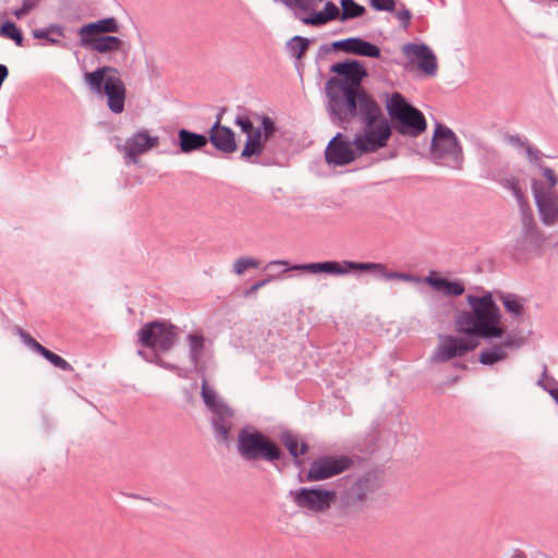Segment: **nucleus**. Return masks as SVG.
I'll list each match as a JSON object with an SVG mask.
<instances>
[{"label": "nucleus", "mask_w": 558, "mask_h": 558, "mask_svg": "<svg viewBox=\"0 0 558 558\" xmlns=\"http://www.w3.org/2000/svg\"><path fill=\"white\" fill-rule=\"evenodd\" d=\"M331 74L325 83L326 109L331 122L344 130L357 119L362 128L351 141L337 132L325 148L328 166L345 167L357 158L386 147L390 140V128L373 95L361 84L369 76L365 63L355 58H345L329 66Z\"/></svg>", "instance_id": "nucleus-1"}, {"label": "nucleus", "mask_w": 558, "mask_h": 558, "mask_svg": "<svg viewBox=\"0 0 558 558\" xmlns=\"http://www.w3.org/2000/svg\"><path fill=\"white\" fill-rule=\"evenodd\" d=\"M384 475V470L372 469L361 475L348 474L338 478L335 488L323 484L301 486L291 489L288 496L300 509L314 513H325L335 505L342 525L363 511L368 494L383 487Z\"/></svg>", "instance_id": "nucleus-2"}, {"label": "nucleus", "mask_w": 558, "mask_h": 558, "mask_svg": "<svg viewBox=\"0 0 558 558\" xmlns=\"http://www.w3.org/2000/svg\"><path fill=\"white\" fill-rule=\"evenodd\" d=\"M233 124L245 135L239 159L251 165L271 167L280 165L272 140L279 132L274 118L243 105L235 108Z\"/></svg>", "instance_id": "nucleus-3"}, {"label": "nucleus", "mask_w": 558, "mask_h": 558, "mask_svg": "<svg viewBox=\"0 0 558 558\" xmlns=\"http://www.w3.org/2000/svg\"><path fill=\"white\" fill-rule=\"evenodd\" d=\"M235 447L239 456L250 464L267 462L279 474L294 466L298 469L296 481L310 483L307 473L312 459L308 456L286 457L278 442L253 425L246 424L238 430Z\"/></svg>", "instance_id": "nucleus-4"}, {"label": "nucleus", "mask_w": 558, "mask_h": 558, "mask_svg": "<svg viewBox=\"0 0 558 558\" xmlns=\"http://www.w3.org/2000/svg\"><path fill=\"white\" fill-rule=\"evenodd\" d=\"M526 163L519 170L531 179L532 192L541 221L546 226L558 223V192L555 186L558 178L555 172L542 163V156L531 146L524 147Z\"/></svg>", "instance_id": "nucleus-5"}, {"label": "nucleus", "mask_w": 558, "mask_h": 558, "mask_svg": "<svg viewBox=\"0 0 558 558\" xmlns=\"http://www.w3.org/2000/svg\"><path fill=\"white\" fill-rule=\"evenodd\" d=\"M288 269L301 270L308 275H328V276H348L353 275L361 277L363 275H372L377 279L400 280L413 284H418V272H409L402 270H392L386 264L377 262L362 260H336L327 259L320 262L300 263L299 265H290L287 263Z\"/></svg>", "instance_id": "nucleus-6"}, {"label": "nucleus", "mask_w": 558, "mask_h": 558, "mask_svg": "<svg viewBox=\"0 0 558 558\" xmlns=\"http://www.w3.org/2000/svg\"><path fill=\"white\" fill-rule=\"evenodd\" d=\"M471 311H462L456 317L457 331L481 338H502L501 314L490 293L483 296L468 295Z\"/></svg>", "instance_id": "nucleus-7"}, {"label": "nucleus", "mask_w": 558, "mask_h": 558, "mask_svg": "<svg viewBox=\"0 0 558 558\" xmlns=\"http://www.w3.org/2000/svg\"><path fill=\"white\" fill-rule=\"evenodd\" d=\"M83 81L93 94L106 96L107 107L112 113L120 114L124 111L126 87L117 68L108 64L97 66L93 71L84 68Z\"/></svg>", "instance_id": "nucleus-8"}, {"label": "nucleus", "mask_w": 558, "mask_h": 558, "mask_svg": "<svg viewBox=\"0 0 558 558\" xmlns=\"http://www.w3.org/2000/svg\"><path fill=\"white\" fill-rule=\"evenodd\" d=\"M201 397L206 409L211 413L209 423L214 438L218 444L229 447L232 440V418L235 411L209 386L205 377L202 379Z\"/></svg>", "instance_id": "nucleus-9"}, {"label": "nucleus", "mask_w": 558, "mask_h": 558, "mask_svg": "<svg viewBox=\"0 0 558 558\" xmlns=\"http://www.w3.org/2000/svg\"><path fill=\"white\" fill-rule=\"evenodd\" d=\"M385 120L390 128V136L395 129L402 136H418V108L412 105L400 92L386 93Z\"/></svg>", "instance_id": "nucleus-10"}, {"label": "nucleus", "mask_w": 558, "mask_h": 558, "mask_svg": "<svg viewBox=\"0 0 558 558\" xmlns=\"http://www.w3.org/2000/svg\"><path fill=\"white\" fill-rule=\"evenodd\" d=\"M430 161L452 169H461L463 150L454 132L436 122L433 136L425 153Z\"/></svg>", "instance_id": "nucleus-11"}, {"label": "nucleus", "mask_w": 558, "mask_h": 558, "mask_svg": "<svg viewBox=\"0 0 558 558\" xmlns=\"http://www.w3.org/2000/svg\"><path fill=\"white\" fill-rule=\"evenodd\" d=\"M179 339L180 328L170 319L160 317L144 323L136 332V344L160 353L171 351Z\"/></svg>", "instance_id": "nucleus-12"}, {"label": "nucleus", "mask_w": 558, "mask_h": 558, "mask_svg": "<svg viewBox=\"0 0 558 558\" xmlns=\"http://www.w3.org/2000/svg\"><path fill=\"white\" fill-rule=\"evenodd\" d=\"M506 186L517 198L522 213L523 233L517 239V250L530 251L538 250L544 242L543 233L537 228L533 214L529 207L527 198L520 184L519 178H510L506 181Z\"/></svg>", "instance_id": "nucleus-13"}, {"label": "nucleus", "mask_w": 558, "mask_h": 558, "mask_svg": "<svg viewBox=\"0 0 558 558\" xmlns=\"http://www.w3.org/2000/svg\"><path fill=\"white\" fill-rule=\"evenodd\" d=\"M354 465L353 457L345 453H320L308 464L310 483H318L349 471Z\"/></svg>", "instance_id": "nucleus-14"}, {"label": "nucleus", "mask_w": 558, "mask_h": 558, "mask_svg": "<svg viewBox=\"0 0 558 558\" xmlns=\"http://www.w3.org/2000/svg\"><path fill=\"white\" fill-rule=\"evenodd\" d=\"M160 145V138L151 135L149 130L140 129L124 144H117V148L123 153L125 165H138L141 156L149 153Z\"/></svg>", "instance_id": "nucleus-15"}, {"label": "nucleus", "mask_w": 558, "mask_h": 558, "mask_svg": "<svg viewBox=\"0 0 558 558\" xmlns=\"http://www.w3.org/2000/svg\"><path fill=\"white\" fill-rule=\"evenodd\" d=\"M206 141L223 157H230L240 149L236 132L222 123L210 125L206 131Z\"/></svg>", "instance_id": "nucleus-16"}, {"label": "nucleus", "mask_w": 558, "mask_h": 558, "mask_svg": "<svg viewBox=\"0 0 558 558\" xmlns=\"http://www.w3.org/2000/svg\"><path fill=\"white\" fill-rule=\"evenodd\" d=\"M172 145L175 147L174 151L163 150L162 153L191 155L195 151H203L210 156L214 155L206 149V132L198 133L186 128H179L177 130V136L172 137Z\"/></svg>", "instance_id": "nucleus-17"}, {"label": "nucleus", "mask_w": 558, "mask_h": 558, "mask_svg": "<svg viewBox=\"0 0 558 558\" xmlns=\"http://www.w3.org/2000/svg\"><path fill=\"white\" fill-rule=\"evenodd\" d=\"M478 342L468 337L446 336L440 339L436 350V357L439 361H448L457 356H463L473 351Z\"/></svg>", "instance_id": "nucleus-18"}, {"label": "nucleus", "mask_w": 558, "mask_h": 558, "mask_svg": "<svg viewBox=\"0 0 558 558\" xmlns=\"http://www.w3.org/2000/svg\"><path fill=\"white\" fill-rule=\"evenodd\" d=\"M77 46L102 56L117 52H123L124 57L128 54L125 41L114 35L78 38Z\"/></svg>", "instance_id": "nucleus-19"}, {"label": "nucleus", "mask_w": 558, "mask_h": 558, "mask_svg": "<svg viewBox=\"0 0 558 558\" xmlns=\"http://www.w3.org/2000/svg\"><path fill=\"white\" fill-rule=\"evenodd\" d=\"M278 440L286 457L308 456L311 452L312 447L305 436L291 428L280 426Z\"/></svg>", "instance_id": "nucleus-20"}, {"label": "nucleus", "mask_w": 558, "mask_h": 558, "mask_svg": "<svg viewBox=\"0 0 558 558\" xmlns=\"http://www.w3.org/2000/svg\"><path fill=\"white\" fill-rule=\"evenodd\" d=\"M121 31V24L114 16H107L82 24L76 34L78 38L96 37L100 35L118 34Z\"/></svg>", "instance_id": "nucleus-21"}, {"label": "nucleus", "mask_w": 558, "mask_h": 558, "mask_svg": "<svg viewBox=\"0 0 558 558\" xmlns=\"http://www.w3.org/2000/svg\"><path fill=\"white\" fill-rule=\"evenodd\" d=\"M307 12H310V14L301 16L300 21L304 25L313 27H322L332 21L340 22L341 17V10L335 2L330 0H327L325 2V5L322 10L317 11L314 8L313 10H308Z\"/></svg>", "instance_id": "nucleus-22"}, {"label": "nucleus", "mask_w": 558, "mask_h": 558, "mask_svg": "<svg viewBox=\"0 0 558 558\" xmlns=\"http://www.w3.org/2000/svg\"><path fill=\"white\" fill-rule=\"evenodd\" d=\"M520 342L513 336L508 335L500 343L484 349L478 355V361L484 365H493L502 362L508 357V350L518 348Z\"/></svg>", "instance_id": "nucleus-23"}, {"label": "nucleus", "mask_w": 558, "mask_h": 558, "mask_svg": "<svg viewBox=\"0 0 558 558\" xmlns=\"http://www.w3.org/2000/svg\"><path fill=\"white\" fill-rule=\"evenodd\" d=\"M189 345V359L193 364L194 371L197 373L205 372V365L201 364L206 344V337L202 329L194 330L186 335L185 338Z\"/></svg>", "instance_id": "nucleus-24"}, {"label": "nucleus", "mask_w": 558, "mask_h": 558, "mask_svg": "<svg viewBox=\"0 0 558 558\" xmlns=\"http://www.w3.org/2000/svg\"><path fill=\"white\" fill-rule=\"evenodd\" d=\"M65 37V27L59 23H52L43 28H35L32 31L34 39L44 40V45L54 46L61 49H71L70 44L53 37Z\"/></svg>", "instance_id": "nucleus-25"}, {"label": "nucleus", "mask_w": 558, "mask_h": 558, "mask_svg": "<svg viewBox=\"0 0 558 558\" xmlns=\"http://www.w3.org/2000/svg\"><path fill=\"white\" fill-rule=\"evenodd\" d=\"M349 54L372 59H381L380 48L376 44L361 36L349 37Z\"/></svg>", "instance_id": "nucleus-26"}, {"label": "nucleus", "mask_w": 558, "mask_h": 558, "mask_svg": "<svg viewBox=\"0 0 558 558\" xmlns=\"http://www.w3.org/2000/svg\"><path fill=\"white\" fill-rule=\"evenodd\" d=\"M314 43L315 38H307L304 36L295 35L291 37L286 44V47L291 54V58L294 59L295 66L300 75H302V73L300 71L299 62H301L306 57L310 47Z\"/></svg>", "instance_id": "nucleus-27"}, {"label": "nucleus", "mask_w": 558, "mask_h": 558, "mask_svg": "<svg viewBox=\"0 0 558 558\" xmlns=\"http://www.w3.org/2000/svg\"><path fill=\"white\" fill-rule=\"evenodd\" d=\"M426 283H428L434 290L444 293L445 295H461L464 292L463 283L459 281H449L438 274H430L426 279Z\"/></svg>", "instance_id": "nucleus-28"}, {"label": "nucleus", "mask_w": 558, "mask_h": 558, "mask_svg": "<svg viewBox=\"0 0 558 558\" xmlns=\"http://www.w3.org/2000/svg\"><path fill=\"white\" fill-rule=\"evenodd\" d=\"M438 68V60L435 52L426 45L421 44V75L436 77Z\"/></svg>", "instance_id": "nucleus-29"}, {"label": "nucleus", "mask_w": 558, "mask_h": 558, "mask_svg": "<svg viewBox=\"0 0 558 558\" xmlns=\"http://www.w3.org/2000/svg\"><path fill=\"white\" fill-rule=\"evenodd\" d=\"M0 37L12 40L17 47L25 46V38L21 27L10 19L0 21Z\"/></svg>", "instance_id": "nucleus-30"}, {"label": "nucleus", "mask_w": 558, "mask_h": 558, "mask_svg": "<svg viewBox=\"0 0 558 558\" xmlns=\"http://www.w3.org/2000/svg\"><path fill=\"white\" fill-rule=\"evenodd\" d=\"M339 2L341 5V23L361 19L367 13L366 8L355 0H340Z\"/></svg>", "instance_id": "nucleus-31"}, {"label": "nucleus", "mask_w": 558, "mask_h": 558, "mask_svg": "<svg viewBox=\"0 0 558 558\" xmlns=\"http://www.w3.org/2000/svg\"><path fill=\"white\" fill-rule=\"evenodd\" d=\"M343 52L349 54V37L335 40L331 43L323 44L317 51L316 59L324 58L329 53Z\"/></svg>", "instance_id": "nucleus-32"}, {"label": "nucleus", "mask_w": 558, "mask_h": 558, "mask_svg": "<svg viewBox=\"0 0 558 558\" xmlns=\"http://www.w3.org/2000/svg\"><path fill=\"white\" fill-rule=\"evenodd\" d=\"M43 359H45L47 362H49L52 366L56 368H59L64 372H73L74 368L72 365L63 359L61 355L54 353L53 351L49 350L48 348L44 347L40 353L38 354Z\"/></svg>", "instance_id": "nucleus-33"}, {"label": "nucleus", "mask_w": 558, "mask_h": 558, "mask_svg": "<svg viewBox=\"0 0 558 558\" xmlns=\"http://www.w3.org/2000/svg\"><path fill=\"white\" fill-rule=\"evenodd\" d=\"M146 348H142L137 350V355L142 357L145 362L155 364L163 369H173L174 367L170 365L169 362H166L161 355L160 352L155 350L146 351Z\"/></svg>", "instance_id": "nucleus-34"}, {"label": "nucleus", "mask_w": 558, "mask_h": 558, "mask_svg": "<svg viewBox=\"0 0 558 558\" xmlns=\"http://www.w3.org/2000/svg\"><path fill=\"white\" fill-rule=\"evenodd\" d=\"M401 50L408 59L407 68L418 73V41L407 43Z\"/></svg>", "instance_id": "nucleus-35"}, {"label": "nucleus", "mask_w": 558, "mask_h": 558, "mask_svg": "<svg viewBox=\"0 0 558 558\" xmlns=\"http://www.w3.org/2000/svg\"><path fill=\"white\" fill-rule=\"evenodd\" d=\"M13 333L19 336L21 341L33 352L39 354L44 345L40 344L28 331L23 329L21 326L15 325L13 327Z\"/></svg>", "instance_id": "nucleus-36"}, {"label": "nucleus", "mask_w": 558, "mask_h": 558, "mask_svg": "<svg viewBox=\"0 0 558 558\" xmlns=\"http://www.w3.org/2000/svg\"><path fill=\"white\" fill-rule=\"evenodd\" d=\"M260 265V262L255 258V257H251V256H242L238 259H235L234 264H233V271L236 274V275H243L246 270L253 268V269H256L258 268Z\"/></svg>", "instance_id": "nucleus-37"}, {"label": "nucleus", "mask_w": 558, "mask_h": 558, "mask_svg": "<svg viewBox=\"0 0 558 558\" xmlns=\"http://www.w3.org/2000/svg\"><path fill=\"white\" fill-rule=\"evenodd\" d=\"M277 279H280V274H271L268 275L266 278L255 281L253 284H251L243 291V296L250 298L252 295H255L259 289L264 288L265 286Z\"/></svg>", "instance_id": "nucleus-38"}, {"label": "nucleus", "mask_w": 558, "mask_h": 558, "mask_svg": "<svg viewBox=\"0 0 558 558\" xmlns=\"http://www.w3.org/2000/svg\"><path fill=\"white\" fill-rule=\"evenodd\" d=\"M39 5L37 0H22V3L19 8H15L11 11V14L16 20H22L27 16L32 11H34Z\"/></svg>", "instance_id": "nucleus-39"}, {"label": "nucleus", "mask_w": 558, "mask_h": 558, "mask_svg": "<svg viewBox=\"0 0 558 558\" xmlns=\"http://www.w3.org/2000/svg\"><path fill=\"white\" fill-rule=\"evenodd\" d=\"M506 311L512 315L520 316L523 312L522 302L514 295H505L501 298Z\"/></svg>", "instance_id": "nucleus-40"}, {"label": "nucleus", "mask_w": 558, "mask_h": 558, "mask_svg": "<svg viewBox=\"0 0 558 558\" xmlns=\"http://www.w3.org/2000/svg\"><path fill=\"white\" fill-rule=\"evenodd\" d=\"M397 0H369L368 4L374 11L378 12H396Z\"/></svg>", "instance_id": "nucleus-41"}, {"label": "nucleus", "mask_w": 558, "mask_h": 558, "mask_svg": "<svg viewBox=\"0 0 558 558\" xmlns=\"http://www.w3.org/2000/svg\"><path fill=\"white\" fill-rule=\"evenodd\" d=\"M401 8L399 10L396 9V12L392 14L400 21V25L403 29H407L413 17L412 12L408 9L403 3L400 4Z\"/></svg>", "instance_id": "nucleus-42"}, {"label": "nucleus", "mask_w": 558, "mask_h": 558, "mask_svg": "<svg viewBox=\"0 0 558 558\" xmlns=\"http://www.w3.org/2000/svg\"><path fill=\"white\" fill-rule=\"evenodd\" d=\"M287 263H289L290 265H298L296 263L293 264V263H291V262H289L287 259H276V260L269 262L266 265L265 269L277 271V268H275V267L284 266V269H282L281 271L278 272V274H280V277H281L282 274H284L287 271H294L293 269H288ZM298 271L306 274L305 271H301V270H298Z\"/></svg>", "instance_id": "nucleus-43"}, {"label": "nucleus", "mask_w": 558, "mask_h": 558, "mask_svg": "<svg viewBox=\"0 0 558 558\" xmlns=\"http://www.w3.org/2000/svg\"><path fill=\"white\" fill-rule=\"evenodd\" d=\"M123 495L126 496V497L133 498V499H141V500L149 501V502H151V504H154L156 506H162L163 508H169L168 505H166V504H159V502L155 501L153 498L143 497L140 494H135V493L126 494V493H123Z\"/></svg>", "instance_id": "nucleus-44"}, {"label": "nucleus", "mask_w": 558, "mask_h": 558, "mask_svg": "<svg viewBox=\"0 0 558 558\" xmlns=\"http://www.w3.org/2000/svg\"><path fill=\"white\" fill-rule=\"evenodd\" d=\"M228 110H229V108L227 106L218 107L217 113L215 114V121L213 124L222 123L223 116H225V113L228 112Z\"/></svg>", "instance_id": "nucleus-45"}, {"label": "nucleus", "mask_w": 558, "mask_h": 558, "mask_svg": "<svg viewBox=\"0 0 558 558\" xmlns=\"http://www.w3.org/2000/svg\"><path fill=\"white\" fill-rule=\"evenodd\" d=\"M171 366H173V369H168L169 372H175L178 377L187 379L189 378V372L187 369H184L175 364L170 363Z\"/></svg>", "instance_id": "nucleus-46"}, {"label": "nucleus", "mask_w": 558, "mask_h": 558, "mask_svg": "<svg viewBox=\"0 0 558 558\" xmlns=\"http://www.w3.org/2000/svg\"><path fill=\"white\" fill-rule=\"evenodd\" d=\"M183 395H184V399L187 403L190 404H193L194 403V396H193V392L191 390H189L187 388H184L183 389Z\"/></svg>", "instance_id": "nucleus-47"}, {"label": "nucleus", "mask_w": 558, "mask_h": 558, "mask_svg": "<svg viewBox=\"0 0 558 558\" xmlns=\"http://www.w3.org/2000/svg\"><path fill=\"white\" fill-rule=\"evenodd\" d=\"M426 126H427L426 120H425L423 113L421 112V133L426 130Z\"/></svg>", "instance_id": "nucleus-48"}, {"label": "nucleus", "mask_w": 558, "mask_h": 558, "mask_svg": "<svg viewBox=\"0 0 558 558\" xmlns=\"http://www.w3.org/2000/svg\"><path fill=\"white\" fill-rule=\"evenodd\" d=\"M551 396L556 400V402L558 403V389L553 390L551 391Z\"/></svg>", "instance_id": "nucleus-49"}, {"label": "nucleus", "mask_w": 558, "mask_h": 558, "mask_svg": "<svg viewBox=\"0 0 558 558\" xmlns=\"http://www.w3.org/2000/svg\"><path fill=\"white\" fill-rule=\"evenodd\" d=\"M510 558H525V556L521 553H517V554L512 555Z\"/></svg>", "instance_id": "nucleus-50"}, {"label": "nucleus", "mask_w": 558, "mask_h": 558, "mask_svg": "<svg viewBox=\"0 0 558 558\" xmlns=\"http://www.w3.org/2000/svg\"><path fill=\"white\" fill-rule=\"evenodd\" d=\"M40 1H41V0H37V2H39V3H40Z\"/></svg>", "instance_id": "nucleus-51"}]
</instances>
